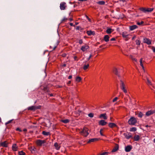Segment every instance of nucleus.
Returning a JSON list of instances; mask_svg holds the SVG:
<instances>
[{
    "label": "nucleus",
    "mask_w": 155,
    "mask_h": 155,
    "mask_svg": "<svg viewBox=\"0 0 155 155\" xmlns=\"http://www.w3.org/2000/svg\"><path fill=\"white\" fill-rule=\"evenodd\" d=\"M120 87L124 92V93L126 94H127V91L125 82L121 79L120 78Z\"/></svg>",
    "instance_id": "1"
},
{
    "label": "nucleus",
    "mask_w": 155,
    "mask_h": 155,
    "mask_svg": "<svg viewBox=\"0 0 155 155\" xmlns=\"http://www.w3.org/2000/svg\"><path fill=\"white\" fill-rule=\"evenodd\" d=\"M88 129L86 127H84L83 130L80 132L81 134L84 137H87L89 134Z\"/></svg>",
    "instance_id": "2"
},
{
    "label": "nucleus",
    "mask_w": 155,
    "mask_h": 155,
    "mask_svg": "<svg viewBox=\"0 0 155 155\" xmlns=\"http://www.w3.org/2000/svg\"><path fill=\"white\" fill-rule=\"evenodd\" d=\"M137 123V120L134 117H131L128 121V123L129 125H134Z\"/></svg>",
    "instance_id": "3"
},
{
    "label": "nucleus",
    "mask_w": 155,
    "mask_h": 155,
    "mask_svg": "<svg viewBox=\"0 0 155 155\" xmlns=\"http://www.w3.org/2000/svg\"><path fill=\"white\" fill-rule=\"evenodd\" d=\"M41 107V106H30L28 107V110H35L40 109Z\"/></svg>",
    "instance_id": "4"
},
{
    "label": "nucleus",
    "mask_w": 155,
    "mask_h": 155,
    "mask_svg": "<svg viewBox=\"0 0 155 155\" xmlns=\"http://www.w3.org/2000/svg\"><path fill=\"white\" fill-rule=\"evenodd\" d=\"M45 140H38L36 141V143L38 145L41 146L44 143H45Z\"/></svg>",
    "instance_id": "5"
},
{
    "label": "nucleus",
    "mask_w": 155,
    "mask_h": 155,
    "mask_svg": "<svg viewBox=\"0 0 155 155\" xmlns=\"http://www.w3.org/2000/svg\"><path fill=\"white\" fill-rule=\"evenodd\" d=\"M60 8L61 10H64L66 7V3L65 2H62L60 3Z\"/></svg>",
    "instance_id": "6"
},
{
    "label": "nucleus",
    "mask_w": 155,
    "mask_h": 155,
    "mask_svg": "<svg viewBox=\"0 0 155 155\" xmlns=\"http://www.w3.org/2000/svg\"><path fill=\"white\" fill-rule=\"evenodd\" d=\"M155 113V110H151L147 112L146 113V116H149Z\"/></svg>",
    "instance_id": "7"
},
{
    "label": "nucleus",
    "mask_w": 155,
    "mask_h": 155,
    "mask_svg": "<svg viewBox=\"0 0 155 155\" xmlns=\"http://www.w3.org/2000/svg\"><path fill=\"white\" fill-rule=\"evenodd\" d=\"M143 42L144 43H146L148 45H150L151 43V40L146 38H143Z\"/></svg>",
    "instance_id": "8"
},
{
    "label": "nucleus",
    "mask_w": 155,
    "mask_h": 155,
    "mask_svg": "<svg viewBox=\"0 0 155 155\" xmlns=\"http://www.w3.org/2000/svg\"><path fill=\"white\" fill-rule=\"evenodd\" d=\"M132 147L131 145H128L125 147V151L126 152H130L132 149Z\"/></svg>",
    "instance_id": "9"
},
{
    "label": "nucleus",
    "mask_w": 155,
    "mask_h": 155,
    "mask_svg": "<svg viewBox=\"0 0 155 155\" xmlns=\"http://www.w3.org/2000/svg\"><path fill=\"white\" fill-rule=\"evenodd\" d=\"M88 48V46L85 45L84 46H83L81 47V50L83 51H86Z\"/></svg>",
    "instance_id": "10"
},
{
    "label": "nucleus",
    "mask_w": 155,
    "mask_h": 155,
    "mask_svg": "<svg viewBox=\"0 0 155 155\" xmlns=\"http://www.w3.org/2000/svg\"><path fill=\"white\" fill-rule=\"evenodd\" d=\"M107 122L104 120H101L99 122V124L100 125L104 126L106 124Z\"/></svg>",
    "instance_id": "11"
},
{
    "label": "nucleus",
    "mask_w": 155,
    "mask_h": 155,
    "mask_svg": "<svg viewBox=\"0 0 155 155\" xmlns=\"http://www.w3.org/2000/svg\"><path fill=\"white\" fill-rule=\"evenodd\" d=\"M99 117L100 118H103L105 120H106L107 118V117L106 116V113L100 114Z\"/></svg>",
    "instance_id": "12"
},
{
    "label": "nucleus",
    "mask_w": 155,
    "mask_h": 155,
    "mask_svg": "<svg viewBox=\"0 0 155 155\" xmlns=\"http://www.w3.org/2000/svg\"><path fill=\"white\" fill-rule=\"evenodd\" d=\"M119 148V146L117 144H116L115 146L114 147L113 149L112 150V152H114L117 150Z\"/></svg>",
    "instance_id": "13"
},
{
    "label": "nucleus",
    "mask_w": 155,
    "mask_h": 155,
    "mask_svg": "<svg viewBox=\"0 0 155 155\" xmlns=\"http://www.w3.org/2000/svg\"><path fill=\"white\" fill-rule=\"evenodd\" d=\"M108 126L110 128H113L114 127H117V125L116 124L114 123H110L108 124Z\"/></svg>",
    "instance_id": "14"
},
{
    "label": "nucleus",
    "mask_w": 155,
    "mask_h": 155,
    "mask_svg": "<svg viewBox=\"0 0 155 155\" xmlns=\"http://www.w3.org/2000/svg\"><path fill=\"white\" fill-rule=\"evenodd\" d=\"M122 35L124 38H128V36H129V35L127 32H122Z\"/></svg>",
    "instance_id": "15"
},
{
    "label": "nucleus",
    "mask_w": 155,
    "mask_h": 155,
    "mask_svg": "<svg viewBox=\"0 0 155 155\" xmlns=\"http://www.w3.org/2000/svg\"><path fill=\"white\" fill-rule=\"evenodd\" d=\"M114 30L109 28H107V29L106 31V33L108 34H110L111 32L113 31Z\"/></svg>",
    "instance_id": "16"
},
{
    "label": "nucleus",
    "mask_w": 155,
    "mask_h": 155,
    "mask_svg": "<svg viewBox=\"0 0 155 155\" xmlns=\"http://www.w3.org/2000/svg\"><path fill=\"white\" fill-rule=\"evenodd\" d=\"M137 28L138 26L137 25H135L130 26L129 27L131 31H133Z\"/></svg>",
    "instance_id": "17"
},
{
    "label": "nucleus",
    "mask_w": 155,
    "mask_h": 155,
    "mask_svg": "<svg viewBox=\"0 0 155 155\" xmlns=\"http://www.w3.org/2000/svg\"><path fill=\"white\" fill-rule=\"evenodd\" d=\"M98 140V139L97 138H92L90 139L89 141L87 142L88 143H90L91 142H94L95 141H97Z\"/></svg>",
    "instance_id": "18"
},
{
    "label": "nucleus",
    "mask_w": 155,
    "mask_h": 155,
    "mask_svg": "<svg viewBox=\"0 0 155 155\" xmlns=\"http://www.w3.org/2000/svg\"><path fill=\"white\" fill-rule=\"evenodd\" d=\"M109 37L107 35L104 36V40L106 42H108L109 41Z\"/></svg>",
    "instance_id": "19"
},
{
    "label": "nucleus",
    "mask_w": 155,
    "mask_h": 155,
    "mask_svg": "<svg viewBox=\"0 0 155 155\" xmlns=\"http://www.w3.org/2000/svg\"><path fill=\"white\" fill-rule=\"evenodd\" d=\"M113 72L116 75H118L119 77H120V75L118 74V71L116 68H114L113 70Z\"/></svg>",
    "instance_id": "20"
},
{
    "label": "nucleus",
    "mask_w": 155,
    "mask_h": 155,
    "mask_svg": "<svg viewBox=\"0 0 155 155\" xmlns=\"http://www.w3.org/2000/svg\"><path fill=\"white\" fill-rule=\"evenodd\" d=\"M12 148L13 150L16 151L17 150L18 146L16 144H14L12 145Z\"/></svg>",
    "instance_id": "21"
},
{
    "label": "nucleus",
    "mask_w": 155,
    "mask_h": 155,
    "mask_svg": "<svg viewBox=\"0 0 155 155\" xmlns=\"http://www.w3.org/2000/svg\"><path fill=\"white\" fill-rule=\"evenodd\" d=\"M1 145L3 147H7V143L6 141H4L1 143Z\"/></svg>",
    "instance_id": "22"
},
{
    "label": "nucleus",
    "mask_w": 155,
    "mask_h": 155,
    "mask_svg": "<svg viewBox=\"0 0 155 155\" xmlns=\"http://www.w3.org/2000/svg\"><path fill=\"white\" fill-rule=\"evenodd\" d=\"M87 35H94V32L91 31H87Z\"/></svg>",
    "instance_id": "23"
},
{
    "label": "nucleus",
    "mask_w": 155,
    "mask_h": 155,
    "mask_svg": "<svg viewBox=\"0 0 155 155\" xmlns=\"http://www.w3.org/2000/svg\"><path fill=\"white\" fill-rule=\"evenodd\" d=\"M29 149L30 150V151L32 152V153H35L36 149L35 148V147H31Z\"/></svg>",
    "instance_id": "24"
},
{
    "label": "nucleus",
    "mask_w": 155,
    "mask_h": 155,
    "mask_svg": "<svg viewBox=\"0 0 155 155\" xmlns=\"http://www.w3.org/2000/svg\"><path fill=\"white\" fill-rule=\"evenodd\" d=\"M146 79L147 80V84L148 85H152L151 81L149 80V78L147 77H146Z\"/></svg>",
    "instance_id": "25"
},
{
    "label": "nucleus",
    "mask_w": 155,
    "mask_h": 155,
    "mask_svg": "<svg viewBox=\"0 0 155 155\" xmlns=\"http://www.w3.org/2000/svg\"><path fill=\"white\" fill-rule=\"evenodd\" d=\"M140 138V137L138 135H135L134 137V139L135 141H138Z\"/></svg>",
    "instance_id": "26"
},
{
    "label": "nucleus",
    "mask_w": 155,
    "mask_h": 155,
    "mask_svg": "<svg viewBox=\"0 0 155 155\" xmlns=\"http://www.w3.org/2000/svg\"><path fill=\"white\" fill-rule=\"evenodd\" d=\"M142 61H143V58H141L140 59V65L142 67V69H144V66H143V63H142Z\"/></svg>",
    "instance_id": "27"
},
{
    "label": "nucleus",
    "mask_w": 155,
    "mask_h": 155,
    "mask_svg": "<svg viewBox=\"0 0 155 155\" xmlns=\"http://www.w3.org/2000/svg\"><path fill=\"white\" fill-rule=\"evenodd\" d=\"M76 81L78 82H80L81 80V78L79 76H77L76 78Z\"/></svg>",
    "instance_id": "28"
},
{
    "label": "nucleus",
    "mask_w": 155,
    "mask_h": 155,
    "mask_svg": "<svg viewBox=\"0 0 155 155\" xmlns=\"http://www.w3.org/2000/svg\"><path fill=\"white\" fill-rule=\"evenodd\" d=\"M54 146L55 148L57 150H58L59 149L60 147V146H59V145L57 143H55L54 144Z\"/></svg>",
    "instance_id": "29"
},
{
    "label": "nucleus",
    "mask_w": 155,
    "mask_h": 155,
    "mask_svg": "<svg viewBox=\"0 0 155 155\" xmlns=\"http://www.w3.org/2000/svg\"><path fill=\"white\" fill-rule=\"evenodd\" d=\"M69 120L68 119L62 120L61 121L64 123L67 124L69 122Z\"/></svg>",
    "instance_id": "30"
},
{
    "label": "nucleus",
    "mask_w": 155,
    "mask_h": 155,
    "mask_svg": "<svg viewBox=\"0 0 155 155\" xmlns=\"http://www.w3.org/2000/svg\"><path fill=\"white\" fill-rule=\"evenodd\" d=\"M137 130V129L135 127H133L130 128V131L134 132Z\"/></svg>",
    "instance_id": "31"
},
{
    "label": "nucleus",
    "mask_w": 155,
    "mask_h": 155,
    "mask_svg": "<svg viewBox=\"0 0 155 155\" xmlns=\"http://www.w3.org/2000/svg\"><path fill=\"white\" fill-rule=\"evenodd\" d=\"M153 10V8H146V12H151Z\"/></svg>",
    "instance_id": "32"
},
{
    "label": "nucleus",
    "mask_w": 155,
    "mask_h": 155,
    "mask_svg": "<svg viewBox=\"0 0 155 155\" xmlns=\"http://www.w3.org/2000/svg\"><path fill=\"white\" fill-rule=\"evenodd\" d=\"M42 134L45 135H48L50 134V133L49 132H47L45 131H43L42 132Z\"/></svg>",
    "instance_id": "33"
},
{
    "label": "nucleus",
    "mask_w": 155,
    "mask_h": 155,
    "mask_svg": "<svg viewBox=\"0 0 155 155\" xmlns=\"http://www.w3.org/2000/svg\"><path fill=\"white\" fill-rule=\"evenodd\" d=\"M89 66V64H88L87 65H84L83 67V69L84 70H86L88 68Z\"/></svg>",
    "instance_id": "34"
},
{
    "label": "nucleus",
    "mask_w": 155,
    "mask_h": 155,
    "mask_svg": "<svg viewBox=\"0 0 155 155\" xmlns=\"http://www.w3.org/2000/svg\"><path fill=\"white\" fill-rule=\"evenodd\" d=\"M143 115V114L141 112H140L138 114V116L140 118H141Z\"/></svg>",
    "instance_id": "35"
},
{
    "label": "nucleus",
    "mask_w": 155,
    "mask_h": 155,
    "mask_svg": "<svg viewBox=\"0 0 155 155\" xmlns=\"http://www.w3.org/2000/svg\"><path fill=\"white\" fill-rule=\"evenodd\" d=\"M97 3L100 5H103L105 4V2L104 1H100L98 2Z\"/></svg>",
    "instance_id": "36"
},
{
    "label": "nucleus",
    "mask_w": 155,
    "mask_h": 155,
    "mask_svg": "<svg viewBox=\"0 0 155 155\" xmlns=\"http://www.w3.org/2000/svg\"><path fill=\"white\" fill-rule=\"evenodd\" d=\"M25 153L23 152L22 151H21L18 152L19 155H25Z\"/></svg>",
    "instance_id": "37"
},
{
    "label": "nucleus",
    "mask_w": 155,
    "mask_h": 155,
    "mask_svg": "<svg viewBox=\"0 0 155 155\" xmlns=\"http://www.w3.org/2000/svg\"><path fill=\"white\" fill-rule=\"evenodd\" d=\"M140 9L141 11H143V12H146V8H140Z\"/></svg>",
    "instance_id": "38"
},
{
    "label": "nucleus",
    "mask_w": 155,
    "mask_h": 155,
    "mask_svg": "<svg viewBox=\"0 0 155 155\" xmlns=\"http://www.w3.org/2000/svg\"><path fill=\"white\" fill-rule=\"evenodd\" d=\"M57 45L58 44H57L55 46H53V45H52V46H51L50 47L52 49H53V50H54L56 48Z\"/></svg>",
    "instance_id": "39"
},
{
    "label": "nucleus",
    "mask_w": 155,
    "mask_h": 155,
    "mask_svg": "<svg viewBox=\"0 0 155 155\" xmlns=\"http://www.w3.org/2000/svg\"><path fill=\"white\" fill-rule=\"evenodd\" d=\"M130 58L133 60L134 61H137V59H136L135 58H134L132 56L130 55Z\"/></svg>",
    "instance_id": "40"
},
{
    "label": "nucleus",
    "mask_w": 155,
    "mask_h": 155,
    "mask_svg": "<svg viewBox=\"0 0 155 155\" xmlns=\"http://www.w3.org/2000/svg\"><path fill=\"white\" fill-rule=\"evenodd\" d=\"M89 117H94V114L93 113H90L88 115Z\"/></svg>",
    "instance_id": "41"
},
{
    "label": "nucleus",
    "mask_w": 155,
    "mask_h": 155,
    "mask_svg": "<svg viewBox=\"0 0 155 155\" xmlns=\"http://www.w3.org/2000/svg\"><path fill=\"white\" fill-rule=\"evenodd\" d=\"M136 42L137 45H139L140 44V41L139 40H137Z\"/></svg>",
    "instance_id": "42"
},
{
    "label": "nucleus",
    "mask_w": 155,
    "mask_h": 155,
    "mask_svg": "<svg viewBox=\"0 0 155 155\" xmlns=\"http://www.w3.org/2000/svg\"><path fill=\"white\" fill-rule=\"evenodd\" d=\"M67 20V18H66L65 17H64V18L62 19V20H61V22H63L65 21L66 20Z\"/></svg>",
    "instance_id": "43"
},
{
    "label": "nucleus",
    "mask_w": 155,
    "mask_h": 155,
    "mask_svg": "<svg viewBox=\"0 0 155 155\" xmlns=\"http://www.w3.org/2000/svg\"><path fill=\"white\" fill-rule=\"evenodd\" d=\"M118 99V98L117 97H115V98H114L113 100V102H115L116 101L117 99Z\"/></svg>",
    "instance_id": "44"
},
{
    "label": "nucleus",
    "mask_w": 155,
    "mask_h": 155,
    "mask_svg": "<svg viewBox=\"0 0 155 155\" xmlns=\"http://www.w3.org/2000/svg\"><path fill=\"white\" fill-rule=\"evenodd\" d=\"M132 137V136H131L130 135L128 134V136H126V138L127 139H129V138H131Z\"/></svg>",
    "instance_id": "45"
},
{
    "label": "nucleus",
    "mask_w": 155,
    "mask_h": 155,
    "mask_svg": "<svg viewBox=\"0 0 155 155\" xmlns=\"http://www.w3.org/2000/svg\"><path fill=\"white\" fill-rule=\"evenodd\" d=\"M143 21H141L140 22H137V24L138 25H140L143 24Z\"/></svg>",
    "instance_id": "46"
},
{
    "label": "nucleus",
    "mask_w": 155,
    "mask_h": 155,
    "mask_svg": "<svg viewBox=\"0 0 155 155\" xmlns=\"http://www.w3.org/2000/svg\"><path fill=\"white\" fill-rule=\"evenodd\" d=\"M103 129H101L100 130V134L102 136H104V135L102 133V131H103Z\"/></svg>",
    "instance_id": "47"
},
{
    "label": "nucleus",
    "mask_w": 155,
    "mask_h": 155,
    "mask_svg": "<svg viewBox=\"0 0 155 155\" xmlns=\"http://www.w3.org/2000/svg\"><path fill=\"white\" fill-rule=\"evenodd\" d=\"M12 120H11L8 121L6 123H5V124L7 125L8 124L10 123H11V122H12Z\"/></svg>",
    "instance_id": "48"
},
{
    "label": "nucleus",
    "mask_w": 155,
    "mask_h": 155,
    "mask_svg": "<svg viewBox=\"0 0 155 155\" xmlns=\"http://www.w3.org/2000/svg\"><path fill=\"white\" fill-rule=\"evenodd\" d=\"M107 153V152H104L103 153H102L100 154V155H105Z\"/></svg>",
    "instance_id": "49"
},
{
    "label": "nucleus",
    "mask_w": 155,
    "mask_h": 155,
    "mask_svg": "<svg viewBox=\"0 0 155 155\" xmlns=\"http://www.w3.org/2000/svg\"><path fill=\"white\" fill-rule=\"evenodd\" d=\"M79 43L80 44H81L83 43V41L81 39L79 40Z\"/></svg>",
    "instance_id": "50"
},
{
    "label": "nucleus",
    "mask_w": 155,
    "mask_h": 155,
    "mask_svg": "<svg viewBox=\"0 0 155 155\" xmlns=\"http://www.w3.org/2000/svg\"><path fill=\"white\" fill-rule=\"evenodd\" d=\"M16 130L17 131H18L20 132H21L22 130L20 129L19 128H17L16 129Z\"/></svg>",
    "instance_id": "51"
},
{
    "label": "nucleus",
    "mask_w": 155,
    "mask_h": 155,
    "mask_svg": "<svg viewBox=\"0 0 155 155\" xmlns=\"http://www.w3.org/2000/svg\"><path fill=\"white\" fill-rule=\"evenodd\" d=\"M110 121H112V122L114 121V120L113 119L112 117H110Z\"/></svg>",
    "instance_id": "52"
},
{
    "label": "nucleus",
    "mask_w": 155,
    "mask_h": 155,
    "mask_svg": "<svg viewBox=\"0 0 155 155\" xmlns=\"http://www.w3.org/2000/svg\"><path fill=\"white\" fill-rule=\"evenodd\" d=\"M91 57H92V55L91 54L89 56V58H87V60H89L91 58Z\"/></svg>",
    "instance_id": "53"
},
{
    "label": "nucleus",
    "mask_w": 155,
    "mask_h": 155,
    "mask_svg": "<svg viewBox=\"0 0 155 155\" xmlns=\"http://www.w3.org/2000/svg\"><path fill=\"white\" fill-rule=\"evenodd\" d=\"M62 56L63 57H66V54H62Z\"/></svg>",
    "instance_id": "54"
},
{
    "label": "nucleus",
    "mask_w": 155,
    "mask_h": 155,
    "mask_svg": "<svg viewBox=\"0 0 155 155\" xmlns=\"http://www.w3.org/2000/svg\"><path fill=\"white\" fill-rule=\"evenodd\" d=\"M153 51L154 52H155V48L153 47Z\"/></svg>",
    "instance_id": "55"
},
{
    "label": "nucleus",
    "mask_w": 155,
    "mask_h": 155,
    "mask_svg": "<svg viewBox=\"0 0 155 155\" xmlns=\"http://www.w3.org/2000/svg\"><path fill=\"white\" fill-rule=\"evenodd\" d=\"M115 40V38H112L110 39V41H113Z\"/></svg>",
    "instance_id": "56"
},
{
    "label": "nucleus",
    "mask_w": 155,
    "mask_h": 155,
    "mask_svg": "<svg viewBox=\"0 0 155 155\" xmlns=\"http://www.w3.org/2000/svg\"><path fill=\"white\" fill-rule=\"evenodd\" d=\"M72 77V76H71V75H70V76H69V77H68V78L69 79H70Z\"/></svg>",
    "instance_id": "57"
},
{
    "label": "nucleus",
    "mask_w": 155,
    "mask_h": 155,
    "mask_svg": "<svg viewBox=\"0 0 155 155\" xmlns=\"http://www.w3.org/2000/svg\"><path fill=\"white\" fill-rule=\"evenodd\" d=\"M77 57L76 56H74V59L75 60H77Z\"/></svg>",
    "instance_id": "58"
},
{
    "label": "nucleus",
    "mask_w": 155,
    "mask_h": 155,
    "mask_svg": "<svg viewBox=\"0 0 155 155\" xmlns=\"http://www.w3.org/2000/svg\"><path fill=\"white\" fill-rule=\"evenodd\" d=\"M23 131H27V130L26 129H23Z\"/></svg>",
    "instance_id": "59"
},
{
    "label": "nucleus",
    "mask_w": 155,
    "mask_h": 155,
    "mask_svg": "<svg viewBox=\"0 0 155 155\" xmlns=\"http://www.w3.org/2000/svg\"><path fill=\"white\" fill-rule=\"evenodd\" d=\"M71 83V81H68V84H70Z\"/></svg>",
    "instance_id": "60"
},
{
    "label": "nucleus",
    "mask_w": 155,
    "mask_h": 155,
    "mask_svg": "<svg viewBox=\"0 0 155 155\" xmlns=\"http://www.w3.org/2000/svg\"><path fill=\"white\" fill-rule=\"evenodd\" d=\"M50 96H53V94H49Z\"/></svg>",
    "instance_id": "61"
},
{
    "label": "nucleus",
    "mask_w": 155,
    "mask_h": 155,
    "mask_svg": "<svg viewBox=\"0 0 155 155\" xmlns=\"http://www.w3.org/2000/svg\"><path fill=\"white\" fill-rule=\"evenodd\" d=\"M120 0V1H122L123 2H125V1H126L125 0Z\"/></svg>",
    "instance_id": "62"
},
{
    "label": "nucleus",
    "mask_w": 155,
    "mask_h": 155,
    "mask_svg": "<svg viewBox=\"0 0 155 155\" xmlns=\"http://www.w3.org/2000/svg\"><path fill=\"white\" fill-rule=\"evenodd\" d=\"M70 25L71 26H73V23H70Z\"/></svg>",
    "instance_id": "63"
},
{
    "label": "nucleus",
    "mask_w": 155,
    "mask_h": 155,
    "mask_svg": "<svg viewBox=\"0 0 155 155\" xmlns=\"http://www.w3.org/2000/svg\"><path fill=\"white\" fill-rule=\"evenodd\" d=\"M153 141L155 143V138L154 139Z\"/></svg>",
    "instance_id": "64"
}]
</instances>
